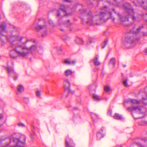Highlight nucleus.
<instances>
[{"mask_svg":"<svg viewBox=\"0 0 147 147\" xmlns=\"http://www.w3.org/2000/svg\"><path fill=\"white\" fill-rule=\"evenodd\" d=\"M145 90L146 91H147V86L146 87V88H145Z\"/></svg>","mask_w":147,"mask_h":147,"instance_id":"46","label":"nucleus"},{"mask_svg":"<svg viewBox=\"0 0 147 147\" xmlns=\"http://www.w3.org/2000/svg\"><path fill=\"white\" fill-rule=\"evenodd\" d=\"M95 40L93 39H90L88 41L86 44V46L88 48H90L93 47L94 45Z\"/></svg>","mask_w":147,"mask_h":147,"instance_id":"13","label":"nucleus"},{"mask_svg":"<svg viewBox=\"0 0 147 147\" xmlns=\"http://www.w3.org/2000/svg\"><path fill=\"white\" fill-rule=\"evenodd\" d=\"M104 137V135L98 132L97 133V139L99 140Z\"/></svg>","mask_w":147,"mask_h":147,"instance_id":"21","label":"nucleus"},{"mask_svg":"<svg viewBox=\"0 0 147 147\" xmlns=\"http://www.w3.org/2000/svg\"><path fill=\"white\" fill-rule=\"evenodd\" d=\"M69 20H68V21H67V24L68 25H70V24L69 23Z\"/></svg>","mask_w":147,"mask_h":147,"instance_id":"41","label":"nucleus"},{"mask_svg":"<svg viewBox=\"0 0 147 147\" xmlns=\"http://www.w3.org/2000/svg\"><path fill=\"white\" fill-rule=\"evenodd\" d=\"M137 4L135 5L136 6H140L144 9H147V0H137Z\"/></svg>","mask_w":147,"mask_h":147,"instance_id":"10","label":"nucleus"},{"mask_svg":"<svg viewBox=\"0 0 147 147\" xmlns=\"http://www.w3.org/2000/svg\"><path fill=\"white\" fill-rule=\"evenodd\" d=\"M108 113L110 115H111L112 114L111 112V111H109L108 112Z\"/></svg>","mask_w":147,"mask_h":147,"instance_id":"40","label":"nucleus"},{"mask_svg":"<svg viewBox=\"0 0 147 147\" xmlns=\"http://www.w3.org/2000/svg\"><path fill=\"white\" fill-rule=\"evenodd\" d=\"M7 69L8 70V73L9 75H10L11 73H14L12 67H8Z\"/></svg>","mask_w":147,"mask_h":147,"instance_id":"20","label":"nucleus"},{"mask_svg":"<svg viewBox=\"0 0 147 147\" xmlns=\"http://www.w3.org/2000/svg\"><path fill=\"white\" fill-rule=\"evenodd\" d=\"M29 101L28 99L27 98H25L24 99V101L26 103H27Z\"/></svg>","mask_w":147,"mask_h":147,"instance_id":"31","label":"nucleus"},{"mask_svg":"<svg viewBox=\"0 0 147 147\" xmlns=\"http://www.w3.org/2000/svg\"><path fill=\"white\" fill-rule=\"evenodd\" d=\"M63 63L67 65H70L72 64H75V62L73 61H71L70 59H67L64 60Z\"/></svg>","mask_w":147,"mask_h":147,"instance_id":"15","label":"nucleus"},{"mask_svg":"<svg viewBox=\"0 0 147 147\" xmlns=\"http://www.w3.org/2000/svg\"><path fill=\"white\" fill-rule=\"evenodd\" d=\"M145 52L146 54H147V49H146L145 50Z\"/></svg>","mask_w":147,"mask_h":147,"instance_id":"45","label":"nucleus"},{"mask_svg":"<svg viewBox=\"0 0 147 147\" xmlns=\"http://www.w3.org/2000/svg\"><path fill=\"white\" fill-rule=\"evenodd\" d=\"M60 20H59L58 21V22H59V26L60 27H59V29H60V30H61L62 31H63L64 30V29H62L61 27H60V26H61V25L60 24Z\"/></svg>","mask_w":147,"mask_h":147,"instance_id":"32","label":"nucleus"},{"mask_svg":"<svg viewBox=\"0 0 147 147\" xmlns=\"http://www.w3.org/2000/svg\"><path fill=\"white\" fill-rule=\"evenodd\" d=\"M123 67H125L126 65H123Z\"/></svg>","mask_w":147,"mask_h":147,"instance_id":"49","label":"nucleus"},{"mask_svg":"<svg viewBox=\"0 0 147 147\" xmlns=\"http://www.w3.org/2000/svg\"><path fill=\"white\" fill-rule=\"evenodd\" d=\"M64 82V88L65 90L67 91L68 93H69L71 92L70 89V84L68 79L65 80Z\"/></svg>","mask_w":147,"mask_h":147,"instance_id":"11","label":"nucleus"},{"mask_svg":"<svg viewBox=\"0 0 147 147\" xmlns=\"http://www.w3.org/2000/svg\"><path fill=\"white\" fill-rule=\"evenodd\" d=\"M65 147H75V144L72 140L67 136L65 141Z\"/></svg>","mask_w":147,"mask_h":147,"instance_id":"8","label":"nucleus"},{"mask_svg":"<svg viewBox=\"0 0 147 147\" xmlns=\"http://www.w3.org/2000/svg\"><path fill=\"white\" fill-rule=\"evenodd\" d=\"M144 124H147V121H144V123L142 124H141V125H144Z\"/></svg>","mask_w":147,"mask_h":147,"instance_id":"42","label":"nucleus"},{"mask_svg":"<svg viewBox=\"0 0 147 147\" xmlns=\"http://www.w3.org/2000/svg\"><path fill=\"white\" fill-rule=\"evenodd\" d=\"M8 140L9 142L6 145V146H8L9 145V143H10L11 142V140L10 139H8Z\"/></svg>","mask_w":147,"mask_h":147,"instance_id":"37","label":"nucleus"},{"mask_svg":"<svg viewBox=\"0 0 147 147\" xmlns=\"http://www.w3.org/2000/svg\"><path fill=\"white\" fill-rule=\"evenodd\" d=\"M17 89L18 92L20 93L23 91L24 90V87L21 85H19Z\"/></svg>","mask_w":147,"mask_h":147,"instance_id":"19","label":"nucleus"},{"mask_svg":"<svg viewBox=\"0 0 147 147\" xmlns=\"http://www.w3.org/2000/svg\"><path fill=\"white\" fill-rule=\"evenodd\" d=\"M114 119H116L122 120L123 119V117L120 115L115 113L113 116Z\"/></svg>","mask_w":147,"mask_h":147,"instance_id":"17","label":"nucleus"},{"mask_svg":"<svg viewBox=\"0 0 147 147\" xmlns=\"http://www.w3.org/2000/svg\"><path fill=\"white\" fill-rule=\"evenodd\" d=\"M36 29L38 31H40L42 36H44L48 34L47 27L45 20L41 18L39 19V21L35 27Z\"/></svg>","mask_w":147,"mask_h":147,"instance_id":"5","label":"nucleus"},{"mask_svg":"<svg viewBox=\"0 0 147 147\" xmlns=\"http://www.w3.org/2000/svg\"><path fill=\"white\" fill-rule=\"evenodd\" d=\"M18 125L19 127H24L25 126V125L21 123H18Z\"/></svg>","mask_w":147,"mask_h":147,"instance_id":"29","label":"nucleus"},{"mask_svg":"<svg viewBox=\"0 0 147 147\" xmlns=\"http://www.w3.org/2000/svg\"><path fill=\"white\" fill-rule=\"evenodd\" d=\"M141 140H142V141L145 142L147 141V139L146 138H142Z\"/></svg>","mask_w":147,"mask_h":147,"instance_id":"36","label":"nucleus"},{"mask_svg":"<svg viewBox=\"0 0 147 147\" xmlns=\"http://www.w3.org/2000/svg\"><path fill=\"white\" fill-rule=\"evenodd\" d=\"M93 97L96 100H99L101 99V98L99 96L97 95H93Z\"/></svg>","mask_w":147,"mask_h":147,"instance_id":"23","label":"nucleus"},{"mask_svg":"<svg viewBox=\"0 0 147 147\" xmlns=\"http://www.w3.org/2000/svg\"><path fill=\"white\" fill-rule=\"evenodd\" d=\"M141 103V101L136 99H130L126 100L124 103L125 106L127 104H130L131 106L127 108V109L132 112L133 117L135 119L140 118L138 115L140 113L144 114L147 111V109L143 106H139L136 105Z\"/></svg>","mask_w":147,"mask_h":147,"instance_id":"4","label":"nucleus"},{"mask_svg":"<svg viewBox=\"0 0 147 147\" xmlns=\"http://www.w3.org/2000/svg\"><path fill=\"white\" fill-rule=\"evenodd\" d=\"M135 144L137 145L138 146H139L140 147H142V145H141V144L138 143V142H135Z\"/></svg>","mask_w":147,"mask_h":147,"instance_id":"34","label":"nucleus"},{"mask_svg":"<svg viewBox=\"0 0 147 147\" xmlns=\"http://www.w3.org/2000/svg\"><path fill=\"white\" fill-rule=\"evenodd\" d=\"M17 28H15V30H17Z\"/></svg>","mask_w":147,"mask_h":147,"instance_id":"48","label":"nucleus"},{"mask_svg":"<svg viewBox=\"0 0 147 147\" xmlns=\"http://www.w3.org/2000/svg\"><path fill=\"white\" fill-rule=\"evenodd\" d=\"M123 7L127 16H122L114 8L112 9V13L111 11H108L106 6H105L100 8L99 12L96 11L94 13L90 10L82 9L80 10L81 15L80 17L83 19L85 17L86 19V23L92 25H99L103 22H105L110 18H111L113 21L114 22L115 19L113 16V13L117 15L121 23L128 21L129 17L134 22H139L143 19V14L141 15L136 12L129 3L127 2L125 3Z\"/></svg>","mask_w":147,"mask_h":147,"instance_id":"1","label":"nucleus"},{"mask_svg":"<svg viewBox=\"0 0 147 147\" xmlns=\"http://www.w3.org/2000/svg\"><path fill=\"white\" fill-rule=\"evenodd\" d=\"M3 118V115L2 114H0V120L2 119Z\"/></svg>","mask_w":147,"mask_h":147,"instance_id":"38","label":"nucleus"},{"mask_svg":"<svg viewBox=\"0 0 147 147\" xmlns=\"http://www.w3.org/2000/svg\"><path fill=\"white\" fill-rule=\"evenodd\" d=\"M142 102L144 105H147V95L146 98H143Z\"/></svg>","mask_w":147,"mask_h":147,"instance_id":"22","label":"nucleus"},{"mask_svg":"<svg viewBox=\"0 0 147 147\" xmlns=\"http://www.w3.org/2000/svg\"><path fill=\"white\" fill-rule=\"evenodd\" d=\"M17 76H15V77L13 78V79L14 80H16L17 79Z\"/></svg>","mask_w":147,"mask_h":147,"instance_id":"39","label":"nucleus"},{"mask_svg":"<svg viewBox=\"0 0 147 147\" xmlns=\"http://www.w3.org/2000/svg\"><path fill=\"white\" fill-rule=\"evenodd\" d=\"M49 24L52 26H53V22L51 20H50L49 21Z\"/></svg>","mask_w":147,"mask_h":147,"instance_id":"33","label":"nucleus"},{"mask_svg":"<svg viewBox=\"0 0 147 147\" xmlns=\"http://www.w3.org/2000/svg\"><path fill=\"white\" fill-rule=\"evenodd\" d=\"M133 2L134 3V1H133Z\"/></svg>","mask_w":147,"mask_h":147,"instance_id":"50","label":"nucleus"},{"mask_svg":"<svg viewBox=\"0 0 147 147\" xmlns=\"http://www.w3.org/2000/svg\"><path fill=\"white\" fill-rule=\"evenodd\" d=\"M78 107H75L73 108V109L72 110L73 111H75L76 110H78Z\"/></svg>","mask_w":147,"mask_h":147,"instance_id":"35","label":"nucleus"},{"mask_svg":"<svg viewBox=\"0 0 147 147\" xmlns=\"http://www.w3.org/2000/svg\"><path fill=\"white\" fill-rule=\"evenodd\" d=\"M6 37L7 41L11 43L9 50L10 56L12 58H16L18 56L25 57L29 53H32L36 51L40 52L43 50L42 47H38L35 45H32L31 41L28 42V44L31 45L30 47L25 46L26 42L22 41L23 37L20 36L18 32L13 30Z\"/></svg>","mask_w":147,"mask_h":147,"instance_id":"3","label":"nucleus"},{"mask_svg":"<svg viewBox=\"0 0 147 147\" xmlns=\"http://www.w3.org/2000/svg\"><path fill=\"white\" fill-rule=\"evenodd\" d=\"M108 40L106 39L104 41V43L102 44V49L104 48L106 46L107 44Z\"/></svg>","mask_w":147,"mask_h":147,"instance_id":"24","label":"nucleus"},{"mask_svg":"<svg viewBox=\"0 0 147 147\" xmlns=\"http://www.w3.org/2000/svg\"><path fill=\"white\" fill-rule=\"evenodd\" d=\"M74 71H72L71 69H67L65 72V74L66 76H74Z\"/></svg>","mask_w":147,"mask_h":147,"instance_id":"14","label":"nucleus"},{"mask_svg":"<svg viewBox=\"0 0 147 147\" xmlns=\"http://www.w3.org/2000/svg\"><path fill=\"white\" fill-rule=\"evenodd\" d=\"M62 12L63 13V15L65 16L67 15V9L65 5H61L60 7L59 10L57 11V16H60V13Z\"/></svg>","mask_w":147,"mask_h":147,"instance_id":"9","label":"nucleus"},{"mask_svg":"<svg viewBox=\"0 0 147 147\" xmlns=\"http://www.w3.org/2000/svg\"><path fill=\"white\" fill-rule=\"evenodd\" d=\"M67 108H70L71 107V105H67Z\"/></svg>","mask_w":147,"mask_h":147,"instance_id":"43","label":"nucleus"},{"mask_svg":"<svg viewBox=\"0 0 147 147\" xmlns=\"http://www.w3.org/2000/svg\"><path fill=\"white\" fill-rule=\"evenodd\" d=\"M115 63V59L114 58L111 59L109 63V65H112L113 67H114Z\"/></svg>","mask_w":147,"mask_h":147,"instance_id":"18","label":"nucleus"},{"mask_svg":"<svg viewBox=\"0 0 147 147\" xmlns=\"http://www.w3.org/2000/svg\"><path fill=\"white\" fill-rule=\"evenodd\" d=\"M145 28L144 25H142L139 26L136 30L134 28L131 30V32H132L135 35H137L138 33H140L141 35L144 36H147V32H144Z\"/></svg>","mask_w":147,"mask_h":147,"instance_id":"7","label":"nucleus"},{"mask_svg":"<svg viewBox=\"0 0 147 147\" xmlns=\"http://www.w3.org/2000/svg\"><path fill=\"white\" fill-rule=\"evenodd\" d=\"M94 64L96 66H98L100 64V62L98 61V59L97 57H95L92 60Z\"/></svg>","mask_w":147,"mask_h":147,"instance_id":"16","label":"nucleus"},{"mask_svg":"<svg viewBox=\"0 0 147 147\" xmlns=\"http://www.w3.org/2000/svg\"><path fill=\"white\" fill-rule=\"evenodd\" d=\"M123 7L127 16H122L114 8L112 9V13L111 11H108L106 6H105L100 8L99 12L96 11L94 13L90 10L82 9L80 10L81 15L80 17L83 19L85 17L86 19V23L92 25H99L103 22H105L110 18H111L113 21L114 22L115 19L113 16V13L117 15L121 23L128 21L129 17L134 22H139L143 19V14L141 15L136 12L129 3L127 2L125 3Z\"/></svg>","mask_w":147,"mask_h":147,"instance_id":"2","label":"nucleus"},{"mask_svg":"<svg viewBox=\"0 0 147 147\" xmlns=\"http://www.w3.org/2000/svg\"><path fill=\"white\" fill-rule=\"evenodd\" d=\"M135 35L134 34L131 32V31L130 32L127 34L125 38V45L127 46V44H129L130 45L131 44L134 42L136 40H138L140 38H134V36Z\"/></svg>","mask_w":147,"mask_h":147,"instance_id":"6","label":"nucleus"},{"mask_svg":"<svg viewBox=\"0 0 147 147\" xmlns=\"http://www.w3.org/2000/svg\"><path fill=\"white\" fill-rule=\"evenodd\" d=\"M59 50H60L61 51H62V49H61V48H59Z\"/></svg>","mask_w":147,"mask_h":147,"instance_id":"47","label":"nucleus"},{"mask_svg":"<svg viewBox=\"0 0 147 147\" xmlns=\"http://www.w3.org/2000/svg\"><path fill=\"white\" fill-rule=\"evenodd\" d=\"M65 1L67 2H71V0H66Z\"/></svg>","mask_w":147,"mask_h":147,"instance_id":"44","label":"nucleus"},{"mask_svg":"<svg viewBox=\"0 0 147 147\" xmlns=\"http://www.w3.org/2000/svg\"><path fill=\"white\" fill-rule=\"evenodd\" d=\"M104 90L105 91L108 92L110 90V88L109 86H106L104 88Z\"/></svg>","mask_w":147,"mask_h":147,"instance_id":"26","label":"nucleus"},{"mask_svg":"<svg viewBox=\"0 0 147 147\" xmlns=\"http://www.w3.org/2000/svg\"><path fill=\"white\" fill-rule=\"evenodd\" d=\"M7 27V24L5 22H3L1 23L0 25V33L2 35H4L3 33L6 32Z\"/></svg>","mask_w":147,"mask_h":147,"instance_id":"12","label":"nucleus"},{"mask_svg":"<svg viewBox=\"0 0 147 147\" xmlns=\"http://www.w3.org/2000/svg\"><path fill=\"white\" fill-rule=\"evenodd\" d=\"M76 42L79 44H82V40L80 39H78L75 40Z\"/></svg>","mask_w":147,"mask_h":147,"instance_id":"25","label":"nucleus"},{"mask_svg":"<svg viewBox=\"0 0 147 147\" xmlns=\"http://www.w3.org/2000/svg\"><path fill=\"white\" fill-rule=\"evenodd\" d=\"M123 84L126 87L128 86L127 84V81L126 80H125L123 81Z\"/></svg>","mask_w":147,"mask_h":147,"instance_id":"30","label":"nucleus"},{"mask_svg":"<svg viewBox=\"0 0 147 147\" xmlns=\"http://www.w3.org/2000/svg\"><path fill=\"white\" fill-rule=\"evenodd\" d=\"M36 94L37 96L39 97L40 95V92L39 90H37L36 92Z\"/></svg>","mask_w":147,"mask_h":147,"instance_id":"28","label":"nucleus"},{"mask_svg":"<svg viewBox=\"0 0 147 147\" xmlns=\"http://www.w3.org/2000/svg\"><path fill=\"white\" fill-rule=\"evenodd\" d=\"M143 19L147 22V13L145 14H143Z\"/></svg>","mask_w":147,"mask_h":147,"instance_id":"27","label":"nucleus"}]
</instances>
